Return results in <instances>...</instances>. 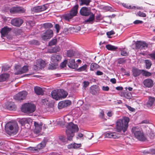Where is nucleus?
<instances>
[{
	"mask_svg": "<svg viewBox=\"0 0 155 155\" xmlns=\"http://www.w3.org/2000/svg\"><path fill=\"white\" fill-rule=\"evenodd\" d=\"M90 15V16L89 18L88 19H86L84 21V23L87 24H92L93 23L94 20V15L92 13Z\"/></svg>",
	"mask_w": 155,
	"mask_h": 155,
	"instance_id": "393cba45",
	"label": "nucleus"
},
{
	"mask_svg": "<svg viewBox=\"0 0 155 155\" xmlns=\"http://www.w3.org/2000/svg\"><path fill=\"white\" fill-rule=\"evenodd\" d=\"M149 55L152 60H155V51L152 53L149 54Z\"/></svg>",
	"mask_w": 155,
	"mask_h": 155,
	"instance_id": "4d7b16f0",
	"label": "nucleus"
},
{
	"mask_svg": "<svg viewBox=\"0 0 155 155\" xmlns=\"http://www.w3.org/2000/svg\"><path fill=\"white\" fill-rule=\"evenodd\" d=\"M60 50V48L59 46H56L51 49V51H49V52L50 53L57 52H59Z\"/></svg>",
	"mask_w": 155,
	"mask_h": 155,
	"instance_id": "4c0bfd02",
	"label": "nucleus"
},
{
	"mask_svg": "<svg viewBox=\"0 0 155 155\" xmlns=\"http://www.w3.org/2000/svg\"><path fill=\"white\" fill-rule=\"evenodd\" d=\"M114 34V31H111L107 32V35L108 36H110L111 35Z\"/></svg>",
	"mask_w": 155,
	"mask_h": 155,
	"instance_id": "338daca9",
	"label": "nucleus"
},
{
	"mask_svg": "<svg viewBox=\"0 0 155 155\" xmlns=\"http://www.w3.org/2000/svg\"><path fill=\"white\" fill-rule=\"evenodd\" d=\"M100 68V66L96 63H92L90 65V70L93 71Z\"/></svg>",
	"mask_w": 155,
	"mask_h": 155,
	"instance_id": "72a5a7b5",
	"label": "nucleus"
},
{
	"mask_svg": "<svg viewBox=\"0 0 155 155\" xmlns=\"http://www.w3.org/2000/svg\"><path fill=\"white\" fill-rule=\"evenodd\" d=\"M62 58L61 56L59 54H54L51 57V61L52 63L58 65V62L60 61Z\"/></svg>",
	"mask_w": 155,
	"mask_h": 155,
	"instance_id": "4468645a",
	"label": "nucleus"
},
{
	"mask_svg": "<svg viewBox=\"0 0 155 155\" xmlns=\"http://www.w3.org/2000/svg\"><path fill=\"white\" fill-rule=\"evenodd\" d=\"M37 66L41 68H43L45 66L46 63L45 61L41 59H39L36 62Z\"/></svg>",
	"mask_w": 155,
	"mask_h": 155,
	"instance_id": "5701e85b",
	"label": "nucleus"
},
{
	"mask_svg": "<svg viewBox=\"0 0 155 155\" xmlns=\"http://www.w3.org/2000/svg\"><path fill=\"white\" fill-rule=\"evenodd\" d=\"M144 63L146 64V69H150L152 65L151 61L149 60H146L144 61Z\"/></svg>",
	"mask_w": 155,
	"mask_h": 155,
	"instance_id": "f704fd0d",
	"label": "nucleus"
},
{
	"mask_svg": "<svg viewBox=\"0 0 155 155\" xmlns=\"http://www.w3.org/2000/svg\"><path fill=\"white\" fill-rule=\"evenodd\" d=\"M102 89L104 91H107L109 90V88L107 86H103L102 87Z\"/></svg>",
	"mask_w": 155,
	"mask_h": 155,
	"instance_id": "69168bd1",
	"label": "nucleus"
},
{
	"mask_svg": "<svg viewBox=\"0 0 155 155\" xmlns=\"http://www.w3.org/2000/svg\"><path fill=\"white\" fill-rule=\"evenodd\" d=\"M34 124L35 127L34 132L36 134H38L40 133L41 130V124H39L38 122L35 121Z\"/></svg>",
	"mask_w": 155,
	"mask_h": 155,
	"instance_id": "4be33fe9",
	"label": "nucleus"
},
{
	"mask_svg": "<svg viewBox=\"0 0 155 155\" xmlns=\"http://www.w3.org/2000/svg\"><path fill=\"white\" fill-rule=\"evenodd\" d=\"M57 43V39L56 38L53 39L49 42L48 45L50 46H51L55 45Z\"/></svg>",
	"mask_w": 155,
	"mask_h": 155,
	"instance_id": "de8ad7c7",
	"label": "nucleus"
},
{
	"mask_svg": "<svg viewBox=\"0 0 155 155\" xmlns=\"http://www.w3.org/2000/svg\"><path fill=\"white\" fill-rule=\"evenodd\" d=\"M59 139L64 144L66 143L68 140H69L68 139V137H67V138H66V137L64 136H60L59 137Z\"/></svg>",
	"mask_w": 155,
	"mask_h": 155,
	"instance_id": "58836bf2",
	"label": "nucleus"
},
{
	"mask_svg": "<svg viewBox=\"0 0 155 155\" xmlns=\"http://www.w3.org/2000/svg\"><path fill=\"white\" fill-rule=\"evenodd\" d=\"M137 14V15L140 17H145L146 16V15L145 13L140 11L138 12Z\"/></svg>",
	"mask_w": 155,
	"mask_h": 155,
	"instance_id": "603ef678",
	"label": "nucleus"
},
{
	"mask_svg": "<svg viewBox=\"0 0 155 155\" xmlns=\"http://www.w3.org/2000/svg\"><path fill=\"white\" fill-rule=\"evenodd\" d=\"M64 104V101H61L59 102L58 104V107L61 109L63 107H65Z\"/></svg>",
	"mask_w": 155,
	"mask_h": 155,
	"instance_id": "8fccbe9b",
	"label": "nucleus"
},
{
	"mask_svg": "<svg viewBox=\"0 0 155 155\" xmlns=\"http://www.w3.org/2000/svg\"><path fill=\"white\" fill-rule=\"evenodd\" d=\"M143 70H140L135 67L133 68L132 72L133 75L135 77L139 76L143 72Z\"/></svg>",
	"mask_w": 155,
	"mask_h": 155,
	"instance_id": "412c9836",
	"label": "nucleus"
},
{
	"mask_svg": "<svg viewBox=\"0 0 155 155\" xmlns=\"http://www.w3.org/2000/svg\"><path fill=\"white\" fill-rule=\"evenodd\" d=\"M48 8L47 5L44 4L42 5L37 6L32 8L31 11L35 13L39 12L46 10Z\"/></svg>",
	"mask_w": 155,
	"mask_h": 155,
	"instance_id": "0eeeda50",
	"label": "nucleus"
},
{
	"mask_svg": "<svg viewBox=\"0 0 155 155\" xmlns=\"http://www.w3.org/2000/svg\"><path fill=\"white\" fill-rule=\"evenodd\" d=\"M129 119L126 117H124L122 119L118 120L116 123V128L118 132L122 131L124 133L127 130L128 126Z\"/></svg>",
	"mask_w": 155,
	"mask_h": 155,
	"instance_id": "f257e3e1",
	"label": "nucleus"
},
{
	"mask_svg": "<svg viewBox=\"0 0 155 155\" xmlns=\"http://www.w3.org/2000/svg\"><path fill=\"white\" fill-rule=\"evenodd\" d=\"M51 95L52 97L56 100H59V97L58 95V91H57L54 90L51 92Z\"/></svg>",
	"mask_w": 155,
	"mask_h": 155,
	"instance_id": "7c9ffc66",
	"label": "nucleus"
},
{
	"mask_svg": "<svg viewBox=\"0 0 155 155\" xmlns=\"http://www.w3.org/2000/svg\"><path fill=\"white\" fill-rule=\"evenodd\" d=\"M29 44L33 45H39V42L36 40H33L30 41L29 42Z\"/></svg>",
	"mask_w": 155,
	"mask_h": 155,
	"instance_id": "49530a36",
	"label": "nucleus"
},
{
	"mask_svg": "<svg viewBox=\"0 0 155 155\" xmlns=\"http://www.w3.org/2000/svg\"><path fill=\"white\" fill-rule=\"evenodd\" d=\"M155 100V98L154 97H149L148 100L146 103L145 105L148 107H150L153 106Z\"/></svg>",
	"mask_w": 155,
	"mask_h": 155,
	"instance_id": "b1692460",
	"label": "nucleus"
},
{
	"mask_svg": "<svg viewBox=\"0 0 155 155\" xmlns=\"http://www.w3.org/2000/svg\"><path fill=\"white\" fill-rule=\"evenodd\" d=\"M120 96L127 99H130L132 97L131 94L128 92H123L120 94Z\"/></svg>",
	"mask_w": 155,
	"mask_h": 155,
	"instance_id": "a878e982",
	"label": "nucleus"
},
{
	"mask_svg": "<svg viewBox=\"0 0 155 155\" xmlns=\"http://www.w3.org/2000/svg\"><path fill=\"white\" fill-rule=\"evenodd\" d=\"M9 74H3L0 75V82L5 81L9 77Z\"/></svg>",
	"mask_w": 155,
	"mask_h": 155,
	"instance_id": "473e14b6",
	"label": "nucleus"
},
{
	"mask_svg": "<svg viewBox=\"0 0 155 155\" xmlns=\"http://www.w3.org/2000/svg\"><path fill=\"white\" fill-rule=\"evenodd\" d=\"M23 22V20L21 18H15L11 20V24L13 26L17 27H20Z\"/></svg>",
	"mask_w": 155,
	"mask_h": 155,
	"instance_id": "1a4fd4ad",
	"label": "nucleus"
},
{
	"mask_svg": "<svg viewBox=\"0 0 155 155\" xmlns=\"http://www.w3.org/2000/svg\"><path fill=\"white\" fill-rule=\"evenodd\" d=\"M58 91L59 100L65 98L68 94L67 92L63 89H60Z\"/></svg>",
	"mask_w": 155,
	"mask_h": 155,
	"instance_id": "f3484780",
	"label": "nucleus"
},
{
	"mask_svg": "<svg viewBox=\"0 0 155 155\" xmlns=\"http://www.w3.org/2000/svg\"><path fill=\"white\" fill-rule=\"evenodd\" d=\"M86 137L89 139H91L94 136L93 133L90 132H87L86 134Z\"/></svg>",
	"mask_w": 155,
	"mask_h": 155,
	"instance_id": "09e8293b",
	"label": "nucleus"
},
{
	"mask_svg": "<svg viewBox=\"0 0 155 155\" xmlns=\"http://www.w3.org/2000/svg\"><path fill=\"white\" fill-rule=\"evenodd\" d=\"M58 65V64H55L54 63H52L51 61V64H49L48 67V69L53 70L55 69L56 68V66Z\"/></svg>",
	"mask_w": 155,
	"mask_h": 155,
	"instance_id": "ea45409f",
	"label": "nucleus"
},
{
	"mask_svg": "<svg viewBox=\"0 0 155 155\" xmlns=\"http://www.w3.org/2000/svg\"><path fill=\"white\" fill-rule=\"evenodd\" d=\"M25 11L23 8L20 7H13L10 9V12L13 14L23 13Z\"/></svg>",
	"mask_w": 155,
	"mask_h": 155,
	"instance_id": "9b49d317",
	"label": "nucleus"
},
{
	"mask_svg": "<svg viewBox=\"0 0 155 155\" xmlns=\"http://www.w3.org/2000/svg\"><path fill=\"white\" fill-rule=\"evenodd\" d=\"M121 54L123 56H127L128 55V53L124 49L121 51Z\"/></svg>",
	"mask_w": 155,
	"mask_h": 155,
	"instance_id": "864d4df0",
	"label": "nucleus"
},
{
	"mask_svg": "<svg viewBox=\"0 0 155 155\" xmlns=\"http://www.w3.org/2000/svg\"><path fill=\"white\" fill-rule=\"evenodd\" d=\"M18 128V124L15 121L8 123L5 126V130L7 134L9 135L16 134Z\"/></svg>",
	"mask_w": 155,
	"mask_h": 155,
	"instance_id": "7ed1b4c3",
	"label": "nucleus"
},
{
	"mask_svg": "<svg viewBox=\"0 0 155 155\" xmlns=\"http://www.w3.org/2000/svg\"><path fill=\"white\" fill-rule=\"evenodd\" d=\"M53 35V31L51 29L47 30L41 36V38L43 40H46L49 39L51 38Z\"/></svg>",
	"mask_w": 155,
	"mask_h": 155,
	"instance_id": "f8f14e48",
	"label": "nucleus"
},
{
	"mask_svg": "<svg viewBox=\"0 0 155 155\" xmlns=\"http://www.w3.org/2000/svg\"><path fill=\"white\" fill-rule=\"evenodd\" d=\"M65 107L70 105L71 104V102L69 100H67L64 101Z\"/></svg>",
	"mask_w": 155,
	"mask_h": 155,
	"instance_id": "13d9d810",
	"label": "nucleus"
},
{
	"mask_svg": "<svg viewBox=\"0 0 155 155\" xmlns=\"http://www.w3.org/2000/svg\"><path fill=\"white\" fill-rule=\"evenodd\" d=\"M135 49H145L148 47V44L144 41H137L135 44Z\"/></svg>",
	"mask_w": 155,
	"mask_h": 155,
	"instance_id": "6e6552de",
	"label": "nucleus"
},
{
	"mask_svg": "<svg viewBox=\"0 0 155 155\" xmlns=\"http://www.w3.org/2000/svg\"><path fill=\"white\" fill-rule=\"evenodd\" d=\"M131 131L137 139L141 141H144L146 140V138L144 135L142 130L141 128L137 127H133L131 129Z\"/></svg>",
	"mask_w": 155,
	"mask_h": 155,
	"instance_id": "20e7f679",
	"label": "nucleus"
},
{
	"mask_svg": "<svg viewBox=\"0 0 155 155\" xmlns=\"http://www.w3.org/2000/svg\"><path fill=\"white\" fill-rule=\"evenodd\" d=\"M81 146V144L80 143H71L69 144L68 146V149H77L80 147Z\"/></svg>",
	"mask_w": 155,
	"mask_h": 155,
	"instance_id": "c756f323",
	"label": "nucleus"
},
{
	"mask_svg": "<svg viewBox=\"0 0 155 155\" xmlns=\"http://www.w3.org/2000/svg\"><path fill=\"white\" fill-rule=\"evenodd\" d=\"M34 90L35 93L38 95H43L44 94V91L42 88L39 87H35L34 88Z\"/></svg>",
	"mask_w": 155,
	"mask_h": 155,
	"instance_id": "cd10ccee",
	"label": "nucleus"
},
{
	"mask_svg": "<svg viewBox=\"0 0 155 155\" xmlns=\"http://www.w3.org/2000/svg\"><path fill=\"white\" fill-rule=\"evenodd\" d=\"M19 122L22 125H25L28 122V119L26 118H22L19 121Z\"/></svg>",
	"mask_w": 155,
	"mask_h": 155,
	"instance_id": "a19ab883",
	"label": "nucleus"
},
{
	"mask_svg": "<svg viewBox=\"0 0 155 155\" xmlns=\"http://www.w3.org/2000/svg\"><path fill=\"white\" fill-rule=\"evenodd\" d=\"M142 74L143 76L147 77H149L152 75V73L150 72L143 70Z\"/></svg>",
	"mask_w": 155,
	"mask_h": 155,
	"instance_id": "a18cd8bd",
	"label": "nucleus"
},
{
	"mask_svg": "<svg viewBox=\"0 0 155 155\" xmlns=\"http://www.w3.org/2000/svg\"><path fill=\"white\" fill-rule=\"evenodd\" d=\"M41 103L44 104H47L48 103V99L47 98L42 99L41 101Z\"/></svg>",
	"mask_w": 155,
	"mask_h": 155,
	"instance_id": "6e6d98bb",
	"label": "nucleus"
},
{
	"mask_svg": "<svg viewBox=\"0 0 155 155\" xmlns=\"http://www.w3.org/2000/svg\"><path fill=\"white\" fill-rule=\"evenodd\" d=\"M26 25L27 26L29 25L31 27H32L34 25L35 23L33 21H29L27 22Z\"/></svg>",
	"mask_w": 155,
	"mask_h": 155,
	"instance_id": "5fc2aeb1",
	"label": "nucleus"
},
{
	"mask_svg": "<svg viewBox=\"0 0 155 155\" xmlns=\"http://www.w3.org/2000/svg\"><path fill=\"white\" fill-rule=\"evenodd\" d=\"M105 136L106 137L115 139L120 137V135L117 132L108 131L105 133Z\"/></svg>",
	"mask_w": 155,
	"mask_h": 155,
	"instance_id": "ddd939ff",
	"label": "nucleus"
},
{
	"mask_svg": "<svg viewBox=\"0 0 155 155\" xmlns=\"http://www.w3.org/2000/svg\"><path fill=\"white\" fill-rule=\"evenodd\" d=\"M11 30V28H9L7 26L3 28L1 31L2 37H4L6 36Z\"/></svg>",
	"mask_w": 155,
	"mask_h": 155,
	"instance_id": "aec40b11",
	"label": "nucleus"
},
{
	"mask_svg": "<svg viewBox=\"0 0 155 155\" xmlns=\"http://www.w3.org/2000/svg\"><path fill=\"white\" fill-rule=\"evenodd\" d=\"M122 5L124 7L127 8L128 9H130L131 8V6L130 5H128L126 3H123L122 4Z\"/></svg>",
	"mask_w": 155,
	"mask_h": 155,
	"instance_id": "0e129e2a",
	"label": "nucleus"
},
{
	"mask_svg": "<svg viewBox=\"0 0 155 155\" xmlns=\"http://www.w3.org/2000/svg\"><path fill=\"white\" fill-rule=\"evenodd\" d=\"M99 91L98 86L94 85L90 87V93L93 95H96L97 94Z\"/></svg>",
	"mask_w": 155,
	"mask_h": 155,
	"instance_id": "dca6fc26",
	"label": "nucleus"
},
{
	"mask_svg": "<svg viewBox=\"0 0 155 155\" xmlns=\"http://www.w3.org/2000/svg\"><path fill=\"white\" fill-rule=\"evenodd\" d=\"M143 83L145 86L147 87H151L153 86V84L152 80L149 78L145 80Z\"/></svg>",
	"mask_w": 155,
	"mask_h": 155,
	"instance_id": "6ab92c4d",
	"label": "nucleus"
},
{
	"mask_svg": "<svg viewBox=\"0 0 155 155\" xmlns=\"http://www.w3.org/2000/svg\"><path fill=\"white\" fill-rule=\"evenodd\" d=\"M27 94V92L25 91L20 92L14 96L15 100L18 101L23 100L25 99Z\"/></svg>",
	"mask_w": 155,
	"mask_h": 155,
	"instance_id": "9d476101",
	"label": "nucleus"
},
{
	"mask_svg": "<svg viewBox=\"0 0 155 155\" xmlns=\"http://www.w3.org/2000/svg\"><path fill=\"white\" fill-rule=\"evenodd\" d=\"M29 150L31 152H34L37 151V149L36 147H30L29 148Z\"/></svg>",
	"mask_w": 155,
	"mask_h": 155,
	"instance_id": "052dcab7",
	"label": "nucleus"
},
{
	"mask_svg": "<svg viewBox=\"0 0 155 155\" xmlns=\"http://www.w3.org/2000/svg\"><path fill=\"white\" fill-rule=\"evenodd\" d=\"M55 28L56 30L57 33H58L60 29V27L58 24H56L55 25Z\"/></svg>",
	"mask_w": 155,
	"mask_h": 155,
	"instance_id": "680f3d73",
	"label": "nucleus"
},
{
	"mask_svg": "<svg viewBox=\"0 0 155 155\" xmlns=\"http://www.w3.org/2000/svg\"><path fill=\"white\" fill-rule=\"evenodd\" d=\"M106 48L109 50L114 51L117 48V47L111 45H107L106 46Z\"/></svg>",
	"mask_w": 155,
	"mask_h": 155,
	"instance_id": "e433bc0d",
	"label": "nucleus"
},
{
	"mask_svg": "<svg viewBox=\"0 0 155 155\" xmlns=\"http://www.w3.org/2000/svg\"><path fill=\"white\" fill-rule=\"evenodd\" d=\"M143 22V21H142L136 20L133 22V23L137 25L140 24H142Z\"/></svg>",
	"mask_w": 155,
	"mask_h": 155,
	"instance_id": "e2e57ef3",
	"label": "nucleus"
},
{
	"mask_svg": "<svg viewBox=\"0 0 155 155\" xmlns=\"http://www.w3.org/2000/svg\"><path fill=\"white\" fill-rule=\"evenodd\" d=\"M78 7V5H75L70 11L69 13L64 15L63 18L66 20L68 21L76 15Z\"/></svg>",
	"mask_w": 155,
	"mask_h": 155,
	"instance_id": "423d86ee",
	"label": "nucleus"
},
{
	"mask_svg": "<svg viewBox=\"0 0 155 155\" xmlns=\"http://www.w3.org/2000/svg\"><path fill=\"white\" fill-rule=\"evenodd\" d=\"M67 64L69 68L72 69H76L78 66L77 64L75 62L74 59H70Z\"/></svg>",
	"mask_w": 155,
	"mask_h": 155,
	"instance_id": "a211bd4d",
	"label": "nucleus"
},
{
	"mask_svg": "<svg viewBox=\"0 0 155 155\" xmlns=\"http://www.w3.org/2000/svg\"><path fill=\"white\" fill-rule=\"evenodd\" d=\"M16 107L14 103L10 102L6 106L7 109L10 110H12L15 109Z\"/></svg>",
	"mask_w": 155,
	"mask_h": 155,
	"instance_id": "2f4dec72",
	"label": "nucleus"
},
{
	"mask_svg": "<svg viewBox=\"0 0 155 155\" xmlns=\"http://www.w3.org/2000/svg\"><path fill=\"white\" fill-rule=\"evenodd\" d=\"M87 65L86 64H85L84 65L78 68L77 71L79 72L85 71L86 70L87 68Z\"/></svg>",
	"mask_w": 155,
	"mask_h": 155,
	"instance_id": "37998d69",
	"label": "nucleus"
},
{
	"mask_svg": "<svg viewBox=\"0 0 155 155\" xmlns=\"http://www.w3.org/2000/svg\"><path fill=\"white\" fill-rule=\"evenodd\" d=\"M43 26L45 28H51L53 27V25L51 23L47 22L43 24Z\"/></svg>",
	"mask_w": 155,
	"mask_h": 155,
	"instance_id": "c03bdc74",
	"label": "nucleus"
},
{
	"mask_svg": "<svg viewBox=\"0 0 155 155\" xmlns=\"http://www.w3.org/2000/svg\"><path fill=\"white\" fill-rule=\"evenodd\" d=\"M66 135L69 140H71L74 136V133L78 131V126L71 122L68 123L66 126Z\"/></svg>",
	"mask_w": 155,
	"mask_h": 155,
	"instance_id": "f03ea898",
	"label": "nucleus"
},
{
	"mask_svg": "<svg viewBox=\"0 0 155 155\" xmlns=\"http://www.w3.org/2000/svg\"><path fill=\"white\" fill-rule=\"evenodd\" d=\"M28 71V66H24L21 70H19L15 73V74H21L24 73H26Z\"/></svg>",
	"mask_w": 155,
	"mask_h": 155,
	"instance_id": "c85d7f7f",
	"label": "nucleus"
},
{
	"mask_svg": "<svg viewBox=\"0 0 155 155\" xmlns=\"http://www.w3.org/2000/svg\"><path fill=\"white\" fill-rule=\"evenodd\" d=\"M36 107L35 105L31 103L25 104L21 108V110L25 113H31L35 110Z\"/></svg>",
	"mask_w": 155,
	"mask_h": 155,
	"instance_id": "39448f33",
	"label": "nucleus"
},
{
	"mask_svg": "<svg viewBox=\"0 0 155 155\" xmlns=\"http://www.w3.org/2000/svg\"><path fill=\"white\" fill-rule=\"evenodd\" d=\"M67 61L65 60L64 61L62 62L60 64V67L61 68H63L66 67Z\"/></svg>",
	"mask_w": 155,
	"mask_h": 155,
	"instance_id": "3c124183",
	"label": "nucleus"
},
{
	"mask_svg": "<svg viewBox=\"0 0 155 155\" xmlns=\"http://www.w3.org/2000/svg\"><path fill=\"white\" fill-rule=\"evenodd\" d=\"M67 55L68 57H71L74 55V52L72 50H69L67 51Z\"/></svg>",
	"mask_w": 155,
	"mask_h": 155,
	"instance_id": "79ce46f5",
	"label": "nucleus"
},
{
	"mask_svg": "<svg viewBox=\"0 0 155 155\" xmlns=\"http://www.w3.org/2000/svg\"><path fill=\"white\" fill-rule=\"evenodd\" d=\"M89 83L88 81H84L83 82V87L85 89L89 85Z\"/></svg>",
	"mask_w": 155,
	"mask_h": 155,
	"instance_id": "bf43d9fd",
	"label": "nucleus"
},
{
	"mask_svg": "<svg viewBox=\"0 0 155 155\" xmlns=\"http://www.w3.org/2000/svg\"><path fill=\"white\" fill-rule=\"evenodd\" d=\"M47 142V140L46 139H44L41 143L38 144L36 147L37 148V151L44 148Z\"/></svg>",
	"mask_w": 155,
	"mask_h": 155,
	"instance_id": "bb28decb",
	"label": "nucleus"
},
{
	"mask_svg": "<svg viewBox=\"0 0 155 155\" xmlns=\"http://www.w3.org/2000/svg\"><path fill=\"white\" fill-rule=\"evenodd\" d=\"M104 115V113L103 111L102 110L100 112L99 114V117L101 118H103Z\"/></svg>",
	"mask_w": 155,
	"mask_h": 155,
	"instance_id": "774afa93",
	"label": "nucleus"
},
{
	"mask_svg": "<svg viewBox=\"0 0 155 155\" xmlns=\"http://www.w3.org/2000/svg\"><path fill=\"white\" fill-rule=\"evenodd\" d=\"M80 12L81 15L86 16H88L92 13L88 8L85 7H82L80 10Z\"/></svg>",
	"mask_w": 155,
	"mask_h": 155,
	"instance_id": "2eb2a0df",
	"label": "nucleus"
},
{
	"mask_svg": "<svg viewBox=\"0 0 155 155\" xmlns=\"http://www.w3.org/2000/svg\"><path fill=\"white\" fill-rule=\"evenodd\" d=\"M79 1L81 2L80 3V5H88L89 3L91 2V0H80Z\"/></svg>",
	"mask_w": 155,
	"mask_h": 155,
	"instance_id": "c9c22d12",
	"label": "nucleus"
}]
</instances>
